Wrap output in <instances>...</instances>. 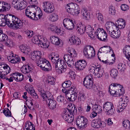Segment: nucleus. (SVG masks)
<instances>
[{"mask_svg": "<svg viewBox=\"0 0 130 130\" xmlns=\"http://www.w3.org/2000/svg\"><path fill=\"white\" fill-rule=\"evenodd\" d=\"M76 121L77 125L79 128L82 129L87 127L88 120L83 116H79L77 119Z\"/></svg>", "mask_w": 130, "mask_h": 130, "instance_id": "11", "label": "nucleus"}, {"mask_svg": "<svg viewBox=\"0 0 130 130\" xmlns=\"http://www.w3.org/2000/svg\"><path fill=\"white\" fill-rule=\"evenodd\" d=\"M58 19V15L55 13H53L50 16L49 20L52 22H54L57 20Z\"/></svg>", "mask_w": 130, "mask_h": 130, "instance_id": "44", "label": "nucleus"}, {"mask_svg": "<svg viewBox=\"0 0 130 130\" xmlns=\"http://www.w3.org/2000/svg\"><path fill=\"white\" fill-rule=\"evenodd\" d=\"M2 3L3 4V8L4 10V11H8L10 9L11 6L9 4L5 2H2Z\"/></svg>", "mask_w": 130, "mask_h": 130, "instance_id": "45", "label": "nucleus"}, {"mask_svg": "<svg viewBox=\"0 0 130 130\" xmlns=\"http://www.w3.org/2000/svg\"><path fill=\"white\" fill-rule=\"evenodd\" d=\"M39 46L45 48H48L49 46V42L46 39L43 38L41 40Z\"/></svg>", "mask_w": 130, "mask_h": 130, "instance_id": "26", "label": "nucleus"}, {"mask_svg": "<svg viewBox=\"0 0 130 130\" xmlns=\"http://www.w3.org/2000/svg\"><path fill=\"white\" fill-rule=\"evenodd\" d=\"M8 61L11 63H16L20 61V59L17 55H14L12 52H11V54L8 56Z\"/></svg>", "mask_w": 130, "mask_h": 130, "instance_id": "16", "label": "nucleus"}, {"mask_svg": "<svg viewBox=\"0 0 130 130\" xmlns=\"http://www.w3.org/2000/svg\"><path fill=\"white\" fill-rule=\"evenodd\" d=\"M77 94H67L66 98L68 99L69 101H74L77 98Z\"/></svg>", "mask_w": 130, "mask_h": 130, "instance_id": "38", "label": "nucleus"}, {"mask_svg": "<svg viewBox=\"0 0 130 130\" xmlns=\"http://www.w3.org/2000/svg\"><path fill=\"white\" fill-rule=\"evenodd\" d=\"M14 16L5 15L2 14L0 15V19L2 22V26L6 24L9 27H11Z\"/></svg>", "mask_w": 130, "mask_h": 130, "instance_id": "8", "label": "nucleus"}, {"mask_svg": "<svg viewBox=\"0 0 130 130\" xmlns=\"http://www.w3.org/2000/svg\"><path fill=\"white\" fill-rule=\"evenodd\" d=\"M68 110L69 111V113L68 114L64 113L62 115V117L64 120L67 122L68 123H72L74 120V117L72 112L74 110H71L68 109Z\"/></svg>", "mask_w": 130, "mask_h": 130, "instance_id": "15", "label": "nucleus"}, {"mask_svg": "<svg viewBox=\"0 0 130 130\" xmlns=\"http://www.w3.org/2000/svg\"><path fill=\"white\" fill-rule=\"evenodd\" d=\"M55 79L51 76L48 77L46 82L49 84L54 85L55 84Z\"/></svg>", "mask_w": 130, "mask_h": 130, "instance_id": "41", "label": "nucleus"}, {"mask_svg": "<svg viewBox=\"0 0 130 130\" xmlns=\"http://www.w3.org/2000/svg\"><path fill=\"white\" fill-rule=\"evenodd\" d=\"M33 87L32 85L30 84L27 85L25 89L27 92H34V90L33 89Z\"/></svg>", "mask_w": 130, "mask_h": 130, "instance_id": "50", "label": "nucleus"}, {"mask_svg": "<svg viewBox=\"0 0 130 130\" xmlns=\"http://www.w3.org/2000/svg\"><path fill=\"white\" fill-rule=\"evenodd\" d=\"M118 72L117 70L115 69H113L111 70L110 75L112 77L115 78L117 76Z\"/></svg>", "mask_w": 130, "mask_h": 130, "instance_id": "52", "label": "nucleus"}, {"mask_svg": "<svg viewBox=\"0 0 130 130\" xmlns=\"http://www.w3.org/2000/svg\"><path fill=\"white\" fill-rule=\"evenodd\" d=\"M27 3L25 0H12L11 5L18 10H22L27 6Z\"/></svg>", "mask_w": 130, "mask_h": 130, "instance_id": "7", "label": "nucleus"}, {"mask_svg": "<svg viewBox=\"0 0 130 130\" xmlns=\"http://www.w3.org/2000/svg\"><path fill=\"white\" fill-rule=\"evenodd\" d=\"M48 57L56 69H58V72L59 73H61L66 71L67 68L66 63L63 60L59 59L58 55L54 53H52Z\"/></svg>", "mask_w": 130, "mask_h": 130, "instance_id": "1", "label": "nucleus"}, {"mask_svg": "<svg viewBox=\"0 0 130 130\" xmlns=\"http://www.w3.org/2000/svg\"><path fill=\"white\" fill-rule=\"evenodd\" d=\"M127 106V103L126 102L125 103L123 102V101L122 100L121 102L120 103L119 105H118L117 111V112L119 113L121 111H123V110L125 108V107Z\"/></svg>", "mask_w": 130, "mask_h": 130, "instance_id": "29", "label": "nucleus"}, {"mask_svg": "<svg viewBox=\"0 0 130 130\" xmlns=\"http://www.w3.org/2000/svg\"><path fill=\"white\" fill-rule=\"evenodd\" d=\"M98 66L95 64H93L92 66H90L89 67V71L91 73H92L94 76V74L95 73V70H96V66Z\"/></svg>", "mask_w": 130, "mask_h": 130, "instance_id": "42", "label": "nucleus"}, {"mask_svg": "<svg viewBox=\"0 0 130 130\" xmlns=\"http://www.w3.org/2000/svg\"><path fill=\"white\" fill-rule=\"evenodd\" d=\"M74 22L72 20L67 18L64 20L63 25L66 29L72 30L74 27Z\"/></svg>", "mask_w": 130, "mask_h": 130, "instance_id": "14", "label": "nucleus"}, {"mask_svg": "<svg viewBox=\"0 0 130 130\" xmlns=\"http://www.w3.org/2000/svg\"><path fill=\"white\" fill-rule=\"evenodd\" d=\"M117 68L119 71L122 72L125 71L126 69V66L124 64L120 63L117 65Z\"/></svg>", "mask_w": 130, "mask_h": 130, "instance_id": "39", "label": "nucleus"}, {"mask_svg": "<svg viewBox=\"0 0 130 130\" xmlns=\"http://www.w3.org/2000/svg\"><path fill=\"white\" fill-rule=\"evenodd\" d=\"M69 77L72 79H75L76 77V75L75 72L71 70H70L68 73Z\"/></svg>", "mask_w": 130, "mask_h": 130, "instance_id": "56", "label": "nucleus"}, {"mask_svg": "<svg viewBox=\"0 0 130 130\" xmlns=\"http://www.w3.org/2000/svg\"><path fill=\"white\" fill-rule=\"evenodd\" d=\"M93 29L91 27H90L87 30V32L89 33V37L91 39H94L95 37H97L100 40L106 42L107 41V35L106 32L103 29L101 28L97 29L96 32H92Z\"/></svg>", "mask_w": 130, "mask_h": 130, "instance_id": "3", "label": "nucleus"}, {"mask_svg": "<svg viewBox=\"0 0 130 130\" xmlns=\"http://www.w3.org/2000/svg\"><path fill=\"white\" fill-rule=\"evenodd\" d=\"M26 34L28 38H30L32 37L34 35V33L32 31L29 30H26Z\"/></svg>", "mask_w": 130, "mask_h": 130, "instance_id": "62", "label": "nucleus"}, {"mask_svg": "<svg viewBox=\"0 0 130 130\" xmlns=\"http://www.w3.org/2000/svg\"><path fill=\"white\" fill-rule=\"evenodd\" d=\"M124 93V90L123 87L122 88H119L117 91L116 94L120 96L123 95Z\"/></svg>", "mask_w": 130, "mask_h": 130, "instance_id": "58", "label": "nucleus"}, {"mask_svg": "<svg viewBox=\"0 0 130 130\" xmlns=\"http://www.w3.org/2000/svg\"><path fill=\"white\" fill-rule=\"evenodd\" d=\"M86 98L84 93L81 92L79 93L78 96V99L79 101H84L85 100Z\"/></svg>", "mask_w": 130, "mask_h": 130, "instance_id": "46", "label": "nucleus"}, {"mask_svg": "<svg viewBox=\"0 0 130 130\" xmlns=\"http://www.w3.org/2000/svg\"><path fill=\"white\" fill-rule=\"evenodd\" d=\"M69 41L71 44L79 45L81 44L80 39L75 36H73L71 37L69 39Z\"/></svg>", "mask_w": 130, "mask_h": 130, "instance_id": "24", "label": "nucleus"}, {"mask_svg": "<svg viewBox=\"0 0 130 130\" xmlns=\"http://www.w3.org/2000/svg\"><path fill=\"white\" fill-rule=\"evenodd\" d=\"M87 65V63L84 60H80L76 63V67L78 70L84 69Z\"/></svg>", "mask_w": 130, "mask_h": 130, "instance_id": "20", "label": "nucleus"}, {"mask_svg": "<svg viewBox=\"0 0 130 130\" xmlns=\"http://www.w3.org/2000/svg\"><path fill=\"white\" fill-rule=\"evenodd\" d=\"M78 91L75 88L71 87L68 90V94H77Z\"/></svg>", "mask_w": 130, "mask_h": 130, "instance_id": "43", "label": "nucleus"}, {"mask_svg": "<svg viewBox=\"0 0 130 130\" xmlns=\"http://www.w3.org/2000/svg\"><path fill=\"white\" fill-rule=\"evenodd\" d=\"M123 52L126 58L130 60V45H126L123 49Z\"/></svg>", "mask_w": 130, "mask_h": 130, "instance_id": "27", "label": "nucleus"}, {"mask_svg": "<svg viewBox=\"0 0 130 130\" xmlns=\"http://www.w3.org/2000/svg\"><path fill=\"white\" fill-rule=\"evenodd\" d=\"M32 68L28 64L23 65L21 68V71L24 74L29 73L32 70Z\"/></svg>", "mask_w": 130, "mask_h": 130, "instance_id": "23", "label": "nucleus"}, {"mask_svg": "<svg viewBox=\"0 0 130 130\" xmlns=\"http://www.w3.org/2000/svg\"><path fill=\"white\" fill-rule=\"evenodd\" d=\"M26 103L28 107L30 110H31L34 109L33 107V103L30 100L26 101Z\"/></svg>", "mask_w": 130, "mask_h": 130, "instance_id": "53", "label": "nucleus"}, {"mask_svg": "<svg viewBox=\"0 0 130 130\" xmlns=\"http://www.w3.org/2000/svg\"><path fill=\"white\" fill-rule=\"evenodd\" d=\"M14 79L17 81L20 82L23 80L24 78L23 75L19 73L13 74Z\"/></svg>", "mask_w": 130, "mask_h": 130, "instance_id": "35", "label": "nucleus"}, {"mask_svg": "<svg viewBox=\"0 0 130 130\" xmlns=\"http://www.w3.org/2000/svg\"><path fill=\"white\" fill-rule=\"evenodd\" d=\"M20 48L21 52L25 54H28L31 50L30 48L23 45H21L20 46Z\"/></svg>", "mask_w": 130, "mask_h": 130, "instance_id": "34", "label": "nucleus"}, {"mask_svg": "<svg viewBox=\"0 0 130 130\" xmlns=\"http://www.w3.org/2000/svg\"><path fill=\"white\" fill-rule=\"evenodd\" d=\"M55 28L54 32L57 33L58 35H63L64 34V32L63 31L61 30L60 28L57 27H56Z\"/></svg>", "mask_w": 130, "mask_h": 130, "instance_id": "49", "label": "nucleus"}, {"mask_svg": "<svg viewBox=\"0 0 130 130\" xmlns=\"http://www.w3.org/2000/svg\"><path fill=\"white\" fill-rule=\"evenodd\" d=\"M115 88L113 87L112 85H110L109 87V92L111 94H116L117 93V91L114 89Z\"/></svg>", "mask_w": 130, "mask_h": 130, "instance_id": "54", "label": "nucleus"}, {"mask_svg": "<svg viewBox=\"0 0 130 130\" xmlns=\"http://www.w3.org/2000/svg\"><path fill=\"white\" fill-rule=\"evenodd\" d=\"M63 58L66 62L72 60V59H73L72 56L69 53L68 54H65Z\"/></svg>", "mask_w": 130, "mask_h": 130, "instance_id": "57", "label": "nucleus"}, {"mask_svg": "<svg viewBox=\"0 0 130 130\" xmlns=\"http://www.w3.org/2000/svg\"><path fill=\"white\" fill-rule=\"evenodd\" d=\"M25 11L26 15L27 17L35 20L40 19L43 15L40 8L35 5L28 6Z\"/></svg>", "mask_w": 130, "mask_h": 130, "instance_id": "2", "label": "nucleus"}, {"mask_svg": "<svg viewBox=\"0 0 130 130\" xmlns=\"http://www.w3.org/2000/svg\"><path fill=\"white\" fill-rule=\"evenodd\" d=\"M75 7L78 8V6L76 4L73 3L68 4L66 6V8L67 11L68 13H71L73 12Z\"/></svg>", "mask_w": 130, "mask_h": 130, "instance_id": "22", "label": "nucleus"}, {"mask_svg": "<svg viewBox=\"0 0 130 130\" xmlns=\"http://www.w3.org/2000/svg\"><path fill=\"white\" fill-rule=\"evenodd\" d=\"M82 17L84 19L89 20L90 18L89 13L86 8H83L82 10Z\"/></svg>", "mask_w": 130, "mask_h": 130, "instance_id": "28", "label": "nucleus"}, {"mask_svg": "<svg viewBox=\"0 0 130 130\" xmlns=\"http://www.w3.org/2000/svg\"><path fill=\"white\" fill-rule=\"evenodd\" d=\"M42 97L44 100H51L53 99V95L50 92L45 93V92L42 95Z\"/></svg>", "mask_w": 130, "mask_h": 130, "instance_id": "36", "label": "nucleus"}, {"mask_svg": "<svg viewBox=\"0 0 130 130\" xmlns=\"http://www.w3.org/2000/svg\"><path fill=\"white\" fill-rule=\"evenodd\" d=\"M94 110L99 113H101L102 111V107L100 105L95 104L93 106Z\"/></svg>", "mask_w": 130, "mask_h": 130, "instance_id": "47", "label": "nucleus"}, {"mask_svg": "<svg viewBox=\"0 0 130 130\" xmlns=\"http://www.w3.org/2000/svg\"><path fill=\"white\" fill-rule=\"evenodd\" d=\"M104 111L107 114L111 116L115 114V111L113 104L111 102H107L105 103L103 106Z\"/></svg>", "mask_w": 130, "mask_h": 130, "instance_id": "9", "label": "nucleus"}, {"mask_svg": "<svg viewBox=\"0 0 130 130\" xmlns=\"http://www.w3.org/2000/svg\"><path fill=\"white\" fill-rule=\"evenodd\" d=\"M43 38V37H41V36H35L32 38V41L34 43L38 44L39 46L41 44L40 40Z\"/></svg>", "mask_w": 130, "mask_h": 130, "instance_id": "37", "label": "nucleus"}, {"mask_svg": "<svg viewBox=\"0 0 130 130\" xmlns=\"http://www.w3.org/2000/svg\"><path fill=\"white\" fill-rule=\"evenodd\" d=\"M42 54L41 52L39 51H34L32 52L30 57L32 60L36 61L37 60L41 59Z\"/></svg>", "mask_w": 130, "mask_h": 130, "instance_id": "19", "label": "nucleus"}, {"mask_svg": "<svg viewBox=\"0 0 130 130\" xmlns=\"http://www.w3.org/2000/svg\"><path fill=\"white\" fill-rule=\"evenodd\" d=\"M116 12V10L114 6H111L109 7L108 12L109 14L114 15H115Z\"/></svg>", "mask_w": 130, "mask_h": 130, "instance_id": "48", "label": "nucleus"}, {"mask_svg": "<svg viewBox=\"0 0 130 130\" xmlns=\"http://www.w3.org/2000/svg\"><path fill=\"white\" fill-rule=\"evenodd\" d=\"M110 36L114 38H118L120 36L121 32L120 30L118 29L116 31L114 29L109 34Z\"/></svg>", "mask_w": 130, "mask_h": 130, "instance_id": "30", "label": "nucleus"}, {"mask_svg": "<svg viewBox=\"0 0 130 130\" xmlns=\"http://www.w3.org/2000/svg\"><path fill=\"white\" fill-rule=\"evenodd\" d=\"M34 125L32 124L31 122H29L27 123V124H26V125L25 126V127H27V129H30V130H33L34 129H35V128H34Z\"/></svg>", "mask_w": 130, "mask_h": 130, "instance_id": "60", "label": "nucleus"}, {"mask_svg": "<svg viewBox=\"0 0 130 130\" xmlns=\"http://www.w3.org/2000/svg\"><path fill=\"white\" fill-rule=\"evenodd\" d=\"M67 51L68 53L70 54L72 58L73 57H76L77 55L76 51L72 48H69Z\"/></svg>", "mask_w": 130, "mask_h": 130, "instance_id": "40", "label": "nucleus"}, {"mask_svg": "<svg viewBox=\"0 0 130 130\" xmlns=\"http://www.w3.org/2000/svg\"><path fill=\"white\" fill-rule=\"evenodd\" d=\"M11 69L9 66L3 63H0V77L5 78V76L10 73Z\"/></svg>", "mask_w": 130, "mask_h": 130, "instance_id": "10", "label": "nucleus"}, {"mask_svg": "<svg viewBox=\"0 0 130 130\" xmlns=\"http://www.w3.org/2000/svg\"><path fill=\"white\" fill-rule=\"evenodd\" d=\"M71 84V82L69 80L65 81L62 83V85L63 88H68L69 87Z\"/></svg>", "mask_w": 130, "mask_h": 130, "instance_id": "51", "label": "nucleus"}, {"mask_svg": "<svg viewBox=\"0 0 130 130\" xmlns=\"http://www.w3.org/2000/svg\"><path fill=\"white\" fill-rule=\"evenodd\" d=\"M13 18L11 28L14 29H17L23 26L24 24L23 20H21L14 15Z\"/></svg>", "mask_w": 130, "mask_h": 130, "instance_id": "12", "label": "nucleus"}, {"mask_svg": "<svg viewBox=\"0 0 130 130\" xmlns=\"http://www.w3.org/2000/svg\"><path fill=\"white\" fill-rule=\"evenodd\" d=\"M8 39V37L3 32L2 34V35L0 38V40L2 41H5L6 42Z\"/></svg>", "mask_w": 130, "mask_h": 130, "instance_id": "63", "label": "nucleus"}, {"mask_svg": "<svg viewBox=\"0 0 130 130\" xmlns=\"http://www.w3.org/2000/svg\"><path fill=\"white\" fill-rule=\"evenodd\" d=\"M3 113L7 117H9L11 116V113L8 108L5 109L3 111Z\"/></svg>", "mask_w": 130, "mask_h": 130, "instance_id": "55", "label": "nucleus"}, {"mask_svg": "<svg viewBox=\"0 0 130 130\" xmlns=\"http://www.w3.org/2000/svg\"><path fill=\"white\" fill-rule=\"evenodd\" d=\"M42 5L43 10L47 13H52L54 10V6L50 2H44Z\"/></svg>", "mask_w": 130, "mask_h": 130, "instance_id": "13", "label": "nucleus"}, {"mask_svg": "<svg viewBox=\"0 0 130 130\" xmlns=\"http://www.w3.org/2000/svg\"><path fill=\"white\" fill-rule=\"evenodd\" d=\"M100 66H98L96 67L95 70V73L94 74V76L96 78H99L103 76L104 73V71L102 68H100Z\"/></svg>", "mask_w": 130, "mask_h": 130, "instance_id": "21", "label": "nucleus"}, {"mask_svg": "<svg viewBox=\"0 0 130 130\" xmlns=\"http://www.w3.org/2000/svg\"><path fill=\"white\" fill-rule=\"evenodd\" d=\"M111 85L113 86V87L115 88L114 89L116 90V91H118V89L119 88H122L123 87V86L119 84H112Z\"/></svg>", "mask_w": 130, "mask_h": 130, "instance_id": "59", "label": "nucleus"}, {"mask_svg": "<svg viewBox=\"0 0 130 130\" xmlns=\"http://www.w3.org/2000/svg\"><path fill=\"white\" fill-rule=\"evenodd\" d=\"M90 27H91V26H89L88 28H86V27L85 25L84 24H79L78 25L77 27L76 30H77L78 33L80 35L83 34L86 30V32L88 35L89 37V33L87 32V30Z\"/></svg>", "mask_w": 130, "mask_h": 130, "instance_id": "17", "label": "nucleus"}, {"mask_svg": "<svg viewBox=\"0 0 130 130\" xmlns=\"http://www.w3.org/2000/svg\"><path fill=\"white\" fill-rule=\"evenodd\" d=\"M83 84L87 89H93L94 91H96L97 90V87L93 84V79L90 75L86 76L84 78Z\"/></svg>", "mask_w": 130, "mask_h": 130, "instance_id": "4", "label": "nucleus"}, {"mask_svg": "<svg viewBox=\"0 0 130 130\" xmlns=\"http://www.w3.org/2000/svg\"><path fill=\"white\" fill-rule=\"evenodd\" d=\"M37 66L45 71H49L51 69V67L49 62L44 58L40 59L37 62Z\"/></svg>", "mask_w": 130, "mask_h": 130, "instance_id": "6", "label": "nucleus"}, {"mask_svg": "<svg viewBox=\"0 0 130 130\" xmlns=\"http://www.w3.org/2000/svg\"><path fill=\"white\" fill-rule=\"evenodd\" d=\"M85 56L88 58L92 59L95 56V50L92 46L87 45L85 46L83 50Z\"/></svg>", "mask_w": 130, "mask_h": 130, "instance_id": "5", "label": "nucleus"}, {"mask_svg": "<svg viewBox=\"0 0 130 130\" xmlns=\"http://www.w3.org/2000/svg\"><path fill=\"white\" fill-rule=\"evenodd\" d=\"M66 99L63 96L60 95L58 96L57 98V100L59 102H63Z\"/></svg>", "mask_w": 130, "mask_h": 130, "instance_id": "61", "label": "nucleus"}, {"mask_svg": "<svg viewBox=\"0 0 130 130\" xmlns=\"http://www.w3.org/2000/svg\"><path fill=\"white\" fill-rule=\"evenodd\" d=\"M50 41L53 44L59 45L60 43V39L58 37L53 36L50 37Z\"/></svg>", "mask_w": 130, "mask_h": 130, "instance_id": "33", "label": "nucleus"}, {"mask_svg": "<svg viewBox=\"0 0 130 130\" xmlns=\"http://www.w3.org/2000/svg\"><path fill=\"white\" fill-rule=\"evenodd\" d=\"M117 25L111 22H107L105 24V27L109 34L114 29H117Z\"/></svg>", "mask_w": 130, "mask_h": 130, "instance_id": "18", "label": "nucleus"}, {"mask_svg": "<svg viewBox=\"0 0 130 130\" xmlns=\"http://www.w3.org/2000/svg\"><path fill=\"white\" fill-rule=\"evenodd\" d=\"M115 25H117V28L119 29L124 28L125 26V23L123 19H119L116 22Z\"/></svg>", "mask_w": 130, "mask_h": 130, "instance_id": "25", "label": "nucleus"}, {"mask_svg": "<svg viewBox=\"0 0 130 130\" xmlns=\"http://www.w3.org/2000/svg\"><path fill=\"white\" fill-rule=\"evenodd\" d=\"M112 51L111 48L108 46H104L101 47L99 49V52L107 53L110 52L111 51Z\"/></svg>", "mask_w": 130, "mask_h": 130, "instance_id": "31", "label": "nucleus"}, {"mask_svg": "<svg viewBox=\"0 0 130 130\" xmlns=\"http://www.w3.org/2000/svg\"><path fill=\"white\" fill-rule=\"evenodd\" d=\"M47 104H48L49 108L52 109H53L56 107V102L53 99L51 100H47Z\"/></svg>", "mask_w": 130, "mask_h": 130, "instance_id": "32", "label": "nucleus"}, {"mask_svg": "<svg viewBox=\"0 0 130 130\" xmlns=\"http://www.w3.org/2000/svg\"><path fill=\"white\" fill-rule=\"evenodd\" d=\"M80 10L78 6V8H77L75 7L73 12H72L71 13L74 14L75 15H77L78 14L80 13Z\"/></svg>", "mask_w": 130, "mask_h": 130, "instance_id": "64", "label": "nucleus"}]
</instances>
